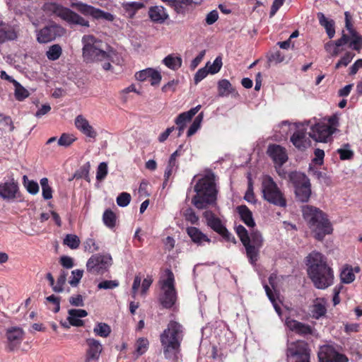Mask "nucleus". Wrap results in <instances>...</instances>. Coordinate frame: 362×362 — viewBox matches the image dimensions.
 <instances>
[{
  "instance_id": "obj_55",
  "label": "nucleus",
  "mask_w": 362,
  "mask_h": 362,
  "mask_svg": "<svg viewBox=\"0 0 362 362\" xmlns=\"http://www.w3.org/2000/svg\"><path fill=\"white\" fill-rule=\"evenodd\" d=\"M72 277L69 280V284L71 286H76L78 283L80 282V280L81 279L83 274V270L82 269H75L71 272Z\"/></svg>"
},
{
  "instance_id": "obj_23",
  "label": "nucleus",
  "mask_w": 362,
  "mask_h": 362,
  "mask_svg": "<svg viewBox=\"0 0 362 362\" xmlns=\"http://www.w3.org/2000/svg\"><path fill=\"white\" fill-rule=\"evenodd\" d=\"M286 325L291 331L297 334L305 336L313 334V327L310 325L296 320L287 319Z\"/></svg>"
},
{
  "instance_id": "obj_26",
  "label": "nucleus",
  "mask_w": 362,
  "mask_h": 362,
  "mask_svg": "<svg viewBox=\"0 0 362 362\" xmlns=\"http://www.w3.org/2000/svg\"><path fill=\"white\" fill-rule=\"evenodd\" d=\"M148 16L151 20L157 23H163L168 18V14L163 6H152L149 8Z\"/></svg>"
},
{
  "instance_id": "obj_24",
  "label": "nucleus",
  "mask_w": 362,
  "mask_h": 362,
  "mask_svg": "<svg viewBox=\"0 0 362 362\" xmlns=\"http://www.w3.org/2000/svg\"><path fill=\"white\" fill-rule=\"evenodd\" d=\"M186 232L192 241L197 245H202L204 242L210 243L211 241L206 234L202 233L201 230L197 227H187L186 228Z\"/></svg>"
},
{
  "instance_id": "obj_36",
  "label": "nucleus",
  "mask_w": 362,
  "mask_h": 362,
  "mask_svg": "<svg viewBox=\"0 0 362 362\" xmlns=\"http://www.w3.org/2000/svg\"><path fill=\"white\" fill-rule=\"evenodd\" d=\"M93 332L96 336L107 338L111 333V327L105 322H98L93 329Z\"/></svg>"
},
{
  "instance_id": "obj_16",
  "label": "nucleus",
  "mask_w": 362,
  "mask_h": 362,
  "mask_svg": "<svg viewBox=\"0 0 362 362\" xmlns=\"http://www.w3.org/2000/svg\"><path fill=\"white\" fill-rule=\"evenodd\" d=\"M86 344L87 349L85 354V362L98 361L103 349L101 343L94 338H88L86 339Z\"/></svg>"
},
{
  "instance_id": "obj_37",
  "label": "nucleus",
  "mask_w": 362,
  "mask_h": 362,
  "mask_svg": "<svg viewBox=\"0 0 362 362\" xmlns=\"http://www.w3.org/2000/svg\"><path fill=\"white\" fill-rule=\"evenodd\" d=\"M103 221L107 228L112 229L117 223L116 214L111 209H106L103 215Z\"/></svg>"
},
{
  "instance_id": "obj_40",
  "label": "nucleus",
  "mask_w": 362,
  "mask_h": 362,
  "mask_svg": "<svg viewBox=\"0 0 362 362\" xmlns=\"http://www.w3.org/2000/svg\"><path fill=\"white\" fill-rule=\"evenodd\" d=\"M349 47L358 52H360L362 49V35L358 34L357 31L352 32Z\"/></svg>"
},
{
  "instance_id": "obj_57",
  "label": "nucleus",
  "mask_w": 362,
  "mask_h": 362,
  "mask_svg": "<svg viewBox=\"0 0 362 362\" xmlns=\"http://www.w3.org/2000/svg\"><path fill=\"white\" fill-rule=\"evenodd\" d=\"M222 65V58L218 56L214 59L213 64L209 67L208 70L210 74H215L221 70Z\"/></svg>"
},
{
  "instance_id": "obj_52",
  "label": "nucleus",
  "mask_w": 362,
  "mask_h": 362,
  "mask_svg": "<svg viewBox=\"0 0 362 362\" xmlns=\"http://www.w3.org/2000/svg\"><path fill=\"white\" fill-rule=\"evenodd\" d=\"M355 54L351 52H347L339 60L335 65V69H339L341 66H346L353 59Z\"/></svg>"
},
{
  "instance_id": "obj_10",
  "label": "nucleus",
  "mask_w": 362,
  "mask_h": 362,
  "mask_svg": "<svg viewBox=\"0 0 362 362\" xmlns=\"http://www.w3.org/2000/svg\"><path fill=\"white\" fill-rule=\"evenodd\" d=\"M112 262L113 260L110 254H95L88 259L86 269L88 272L93 274H103L108 271Z\"/></svg>"
},
{
  "instance_id": "obj_58",
  "label": "nucleus",
  "mask_w": 362,
  "mask_h": 362,
  "mask_svg": "<svg viewBox=\"0 0 362 362\" xmlns=\"http://www.w3.org/2000/svg\"><path fill=\"white\" fill-rule=\"evenodd\" d=\"M85 250L94 252L99 250V246L93 238H88L83 243Z\"/></svg>"
},
{
  "instance_id": "obj_5",
  "label": "nucleus",
  "mask_w": 362,
  "mask_h": 362,
  "mask_svg": "<svg viewBox=\"0 0 362 362\" xmlns=\"http://www.w3.org/2000/svg\"><path fill=\"white\" fill-rule=\"evenodd\" d=\"M235 230L245 248L246 256L249 262L252 265L256 264L259 257L260 249L264 243L261 233L257 230H253L249 235L246 228L242 225L236 226Z\"/></svg>"
},
{
  "instance_id": "obj_9",
  "label": "nucleus",
  "mask_w": 362,
  "mask_h": 362,
  "mask_svg": "<svg viewBox=\"0 0 362 362\" xmlns=\"http://www.w3.org/2000/svg\"><path fill=\"white\" fill-rule=\"evenodd\" d=\"M262 192L264 199L269 203L280 207L286 206V199L284 193L271 176H263Z\"/></svg>"
},
{
  "instance_id": "obj_14",
  "label": "nucleus",
  "mask_w": 362,
  "mask_h": 362,
  "mask_svg": "<svg viewBox=\"0 0 362 362\" xmlns=\"http://www.w3.org/2000/svg\"><path fill=\"white\" fill-rule=\"evenodd\" d=\"M310 132L308 134L303 125H296V129L290 138L291 142L299 151H305L310 144Z\"/></svg>"
},
{
  "instance_id": "obj_15",
  "label": "nucleus",
  "mask_w": 362,
  "mask_h": 362,
  "mask_svg": "<svg viewBox=\"0 0 362 362\" xmlns=\"http://www.w3.org/2000/svg\"><path fill=\"white\" fill-rule=\"evenodd\" d=\"M319 362H347L348 358L344 354H339L329 345H324L318 352Z\"/></svg>"
},
{
  "instance_id": "obj_30",
  "label": "nucleus",
  "mask_w": 362,
  "mask_h": 362,
  "mask_svg": "<svg viewBox=\"0 0 362 362\" xmlns=\"http://www.w3.org/2000/svg\"><path fill=\"white\" fill-rule=\"evenodd\" d=\"M200 109L201 105H198L197 106L191 108L187 112L180 113L175 120V124L186 126V124L192 120V117L199 112Z\"/></svg>"
},
{
  "instance_id": "obj_34",
  "label": "nucleus",
  "mask_w": 362,
  "mask_h": 362,
  "mask_svg": "<svg viewBox=\"0 0 362 362\" xmlns=\"http://www.w3.org/2000/svg\"><path fill=\"white\" fill-rule=\"evenodd\" d=\"M122 7L129 17L132 18L139 9L144 7V4L141 1H129L123 3Z\"/></svg>"
},
{
  "instance_id": "obj_2",
  "label": "nucleus",
  "mask_w": 362,
  "mask_h": 362,
  "mask_svg": "<svg viewBox=\"0 0 362 362\" xmlns=\"http://www.w3.org/2000/svg\"><path fill=\"white\" fill-rule=\"evenodd\" d=\"M303 218L313 233L314 238L322 241L327 235L332 233L333 228L327 215L319 208L305 205L302 208Z\"/></svg>"
},
{
  "instance_id": "obj_31",
  "label": "nucleus",
  "mask_w": 362,
  "mask_h": 362,
  "mask_svg": "<svg viewBox=\"0 0 362 362\" xmlns=\"http://www.w3.org/2000/svg\"><path fill=\"white\" fill-rule=\"evenodd\" d=\"M317 16L320 25L325 28L328 37L330 39L332 38L335 34L334 21L327 19L324 13L321 12L317 13Z\"/></svg>"
},
{
  "instance_id": "obj_47",
  "label": "nucleus",
  "mask_w": 362,
  "mask_h": 362,
  "mask_svg": "<svg viewBox=\"0 0 362 362\" xmlns=\"http://www.w3.org/2000/svg\"><path fill=\"white\" fill-rule=\"evenodd\" d=\"M76 138L73 134L64 133L58 139L57 144L60 146L69 147L76 141Z\"/></svg>"
},
{
  "instance_id": "obj_59",
  "label": "nucleus",
  "mask_w": 362,
  "mask_h": 362,
  "mask_svg": "<svg viewBox=\"0 0 362 362\" xmlns=\"http://www.w3.org/2000/svg\"><path fill=\"white\" fill-rule=\"evenodd\" d=\"M118 286L119 283L116 280H105L98 284V288L100 289H112Z\"/></svg>"
},
{
  "instance_id": "obj_53",
  "label": "nucleus",
  "mask_w": 362,
  "mask_h": 362,
  "mask_svg": "<svg viewBox=\"0 0 362 362\" xmlns=\"http://www.w3.org/2000/svg\"><path fill=\"white\" fill-rule=\"evenodd\" d=\"M107 164L102 162L99 164L96 172V180L98 181L103 180L107 175Z\"/></svg>"
},
{
  "instance_id": "obj_60",
  "label": "nucleus",
  "mask_w": 362,
  "mask_h": 362,
  "mask_svg": "<svg viewBox=\"0 0 362 362\" xmlns=\"http://www.w3.org/2000/svg\"><path fill=\"white\" fill-rule=\"evenodd\" d=\"M149 78L151 80V86H157L160 83L162 76L160 72L152 69L150 73Z\"/></svg>"
},
{
  "instance_id": "obj_41",
  "label": "nucleus",
  "mask_w": 362,
  "mask_h": 362,
  "mask_svg": "<svg viewBox=\"0 0 362 362\" xmlns=\"http://www.w3.org/2000/svg\"><path fill=\"white\" fill-rule=\"evenodd\" d=\"M23 185L27 191L31 194H36L39 192L38 183L34 180H28L26 175L23 177Z\"/></svg>"
},
{
  "instance_id": "obj_46",
  "label": "nucleus",
  "mask_w": 362,
  "mask_h": 362,
  "mask_svg": "<svg viewBox=\"0 0 362 362\" xmlns=\"http://www.w3.org/2000/svg\"><path fill=\"white\" fill-rule=\"evenodd\" d=\"M149 342L146 338L141 337L139 338L136 342V352L138 356L144 354L148 348Z\"/></svg>"
},
{
  "instance_id": "obj_61",
  "label": "nucleus",
  "mask_w": 362,
  "mask_h": 362,
  "mask_svg": "<svg viewBox=\"0 0 362 362\" xmlns=\"http://www.w3.org/2000/svg\"><path fill=\"white\" fill-rule=\"evenodd\" d=\"M285 59L284 55L279 51L276 50L272 53L269 57L270 62H275L276 64L281 63Z\"/></svg>"
},
{
  "instance_id": "obj_21",
  "label": "nucleus",
  "mask_w": 362,
  "mask_h": 362,
  "mask_svg": "<svg viewBox=\"0 0 362 362\" xmlns=\"http://www.w3.org/2000/svg\"><path fill=\"white\" fill-rule=\"evenodd\" d=\"M23 330L20 327H12L7 330L6 338L9 351H13L19 347L23 340Z\"/></svg>"
},
{
  "instance_id": "obj_35",
  "label": "nucleus",
  "mask_w": 362,
  "mask_h": 362,
  "mask_svg": "<svg viewBox=\"0 0 362 362\" xmlns=\"http://www.w3.org/2000/svg\"><path fill=\"white\" fill-rule=\"evenodd\" d=\"M337 153L341 160H352L354 156V152L351 149V145L349 143L344 144L337 150Z\"/></svg>"
},
{
  "instance_id": "obj_33",
  "label": "nucleus",
  "mask_w": 362,
  "mask_h": 362,
  "mask_svg": "<svg viewBox=\"0 0 362 362\" xmlns=\"http://www.w3.org/2000/svg\"><path fill=\"white\" fill-rule=\"evenodd\" d=\"M163 63L169 69L172 70H177L182 66V60L180 57L174 56L173 54H169L165 57Z\"/></svg>"
},
{
  "instance_id": "obj_62",
  "label": "nucleus",
  "mask_w": 362,
  "mask_h": 362,
  "mask_svg": "<svg viewBox=\"0 0 362 362\" xmlns=\"http://www.w3.org/2000/svg\"><path fill=\"white\" fill-rule=\"evenodd\" d=\"M151 69L152 68H148L136 72L135 74L136 79L140 81H144L146 79L149 78Z\"/></svg>"
},
{
  "instance_id": "obj_63",
  "label": "nucleus",
  "mask_w": 362,
  "mask_h": 362,
  "mask_svg": "<svg viewBox=\"0 0 362 362\" xmlns=\"http://www.w3.org/2000/svg\"><path fill=\"white\" fill-rule=\"evenodd\" d=\"M315 158L313 161L316 165H322L323 163V159L325 157V152L320 148H316L314 151Z\"/></svg>"
},
{
  "instance_id": "obj_3",
  "label": "nucleus",
  "mask_w": 362,
  "mask_h": 362,
  "mask_svg": "<svg viewBox=\"0 0 362 362\" xmlns=\"http://www.w3.org/2000/svg\"><path fill=\"white\" fill-rule=\"evenodd\" d=\"M196 194L192 199V204L198 209H204L216 201L215 175L213 173L205 175L199 179L194 187Z\"/></svg>"
},
{
  "instance_id": "obj_42",
  "label": "nucleus",
  "mask_w": 362,
  "mask_h": 362,
  "mask_svg": "<svg viewBox=\"0 0 362 362\" xmlns=\"http://www.w3.org/2000/svg\"><path fill=\"white\" fill-rule=\"evenodd\" d=\"M80 239L76 235L67 234L64 239V245H67L72 250L77 249L80 245Z\"/></svg>"
},
{
  "instance_id": "obj_12",
  "label": "nucleus",
  "mask_w": 362,
  "mask_h": 362,
  "mask_svg": "<svg viewBox=\"0 0 362 362\" xmlns=\"http://www.w3.org/2000/svg\"><path fill=\"white\" fill-rule=\"evenodd\" d=\"M64 29L55 23H52L36 31V40L40 44H46L61 37Z\"/></svg>"
},
{
  "instance_id": "obj_8",
  "label": "nucleus",
  "mask_w": 362,
  "mask_h": 362,
  "mask_svg": "<svg viewBox=\"0 0 362 362\" xmlns=\"http://www.w3.org/2000/svg\"><path fill=\"white\" fill-rule=\"evenodd\" d=\"M288 177L294 188L297 201L303 203L308 202L312 193L310 179L305 173L298 171L289 173Z\"/></svg>"
},
{
  "instance_id": "obj_45",
  "label": "nucleus",
  "mask_w": 362,
  "mask_h": 362,
  "mask_svg": "<svg viewBox=\"0 0 362 362\" xmlns=\"http://www.w3.org/2000/svg\"><path fill=\"white\" fill-rule=\"evenodd\" d=\"M204 117L203 112L199 113L194 120L193 121L192 124L190 125L189 128L187 130V136H191L193 134H194L200 128L201 123L202 122Z\"/></svg>"
},
{
  "instance_id": "obj_7",
  "label": "nucleus",
  "mask_w": 362,
  "mask_h": 362,
  "mask_svg": "<svg viewBox=\"0 0 362 362\" xmlns=\"http://www.w3.org/2000/svg\"><path fill=\"white\" fill-rule=\"evenodd\" d=\"M166 279L160 281L161 293L158 300L163 308L170 309L176 303L177 293L175 288V276L170 269L165 270Z\"/></svg>"
},
{
  "instance_id": "obj_1",
  "label": "nucleus",
  "mask_w": 362,
  "mask_h": 362,
  "mask_svg": "<svg viewBox=\"0 0 362 362\" xmlns=\"http://www.w3.org/2000/svg\"><path fill=\"white\" fill-rule=\"evenodd\" d=\"M307 266L308 276L315 288L325 289L333 284V269L322 253L315 251L310 253L307 257Z\"/></svg>"
},
{
  "instance_id": "obj_4",
  "label": "nucleus",
  "mask_w": 362,
  "mask_h": 362,
  "mask_svg": "<svg viewBox=\"0 0 362 362\" xmlns=\"http://www.w3.org/2000/svg\"><path fill=\"white\" fill-rule=\"evenodd\" d=\"M185 328L176 320H170L160 335V340L166 358H170L180 350Z\"/></svg>"
},
{
  "instance_id": "obj_29",
  "label": "nucleus",
  "mask_w": 362,
  "mask_h": 362,
  "mask_svg": "<svg viewBox=\"0 0 362 362\" xmlns=\"http://www.w3.org/2000/svg\"><path fill=\"white\" fill-rule=\"evenodd\" d=\"M173 8L176 13L185 14L188 11V7L192 6V0H162Z\"/></svg>"
},
{
  "instance_id": "obj_64",
  "label": "nucleus",
  "mask_w": 362,
  "mask_h": 362,
  "mask_svg": "<svg viewBox=\"0 0 362 362\" xmlns=\"http://www.w3.org/2000/svg\"><path fill=\"white\" fill-rule=\"evenodd\" d=\"M209 73V70H206V68H202V69H199L197 73L195 74L194 75V83L196 84H197L198 83H199L201 81H202L205 77H206V76L208 75V74Z\"/></svg>"
},
{
  "instance_id": "obj_13",
  "label": "nucleus",
  "mask_w": 362,
  "mask_h": 362,
  "mask_svg": "<svg viewBox=\"0 0 362 362\" xmlns=\"http://www.w3.org/2000/svg\"><path fill=\"white\" fill-rule=\"evenodd\" d=\"M22 194L17 180L11 178L6 182H0V198L6 201L21 199Z\"/></svg>"
},
{
  "instance_id": "obj_51",
  "label": "nucleus",
  "mask_w": 362,
  "mask_h": 362,
  "mask_svg": "<svg viewBox=\"0 0 362 362\" xmlns=\"http://www.w3.org/2000/svg\"><path fill=\"white\" fill-rule=\"evenodd\" d=\"M90 168V165L89 162H88L81 166V168L74 173V177L76 179H81L84 177L86 180H88Z\"/></svg>"
},
{
  "instance_id": "obj_6",
  "label": "nucleus",
  "mask_w": 362,
  "mask_h": 362,
  "mask_svg": "<svg viewBox=\"0 0 362 362\" xmlns=\"http://www.w3.org/2000/svg\"><path fill=\"white\" fill-rule=\"evenodd\" d=\"M83 57L86 62L108 59L110 55L102 49L103 42L92 35L82 37Z\"/></svg>"
},
{
  "instance_id": "obj_28",
  "label": "nucleus",
  "mask_w": 362,
  "mask_h": 362,
  "mask_svg": "<svg viewBox=\"0 0 362 362\" xmlns=\"http://www.w3.org/2000/svg\"><path fill=\"white\" fill-rule=\"evenodd\" d=\"M236 211L238 213L241 221L248 227L254 228L255 222L254 221L252 213L246 205L237 206Z\"/></svg>"
},
{
  "instance_id": "obj_20",
  "label": "nucleus",
  "mask_w": 362,
  "mask_h": 362,
  "mask_svg": "<svg viewBox=\"0 0 362 362\" xmlns=\"http://www.w3.org/2000/svg\"><path fill=\"white\" fill-rule=\"evenodd\" d=\"M267 154L279 167L288 160L286 148L279 144H270L267 148Z\"/></svg>"
},
{
  "instance_id": "obj_49",
  "label": "nucleus",
  "mask_w": 362,
  "mask_h": 362,
  "mask_svg": "<svg viewBox=\"0 0 362 362\" xmlns=\"http://www.w3.org/2000/svg\"><path fill=\"white\" fill-rule=\"evenodd\" d=\"M341 280L344 284H350L355 279V275L354 274L352 268H344L340 274Z\"/></svg>"
},
{
  "instance_id": "obj_27",
  "label": "nucleus",
  "mask_w": 362,
  "mask_h": 362,
  "mask_svg": "<svg viewBox=\"0 0 362 362\" xmlns=\"http://www.w3.org/2000/svg\"><path fill=\"white\" fill-rule=\"evenodd\" d=\"M17 37V33L12 26L0 22V44L8 40H14Z\"/></svg>"
},
{
  "instance_id": "obj_11",
  "label": "nucleus",
  "mask_w": 362,
  "mask_h": 362,
  "mask_svg": "<svg viewBox=\"0 0 362 362\" xmlns=\"http://www.w3.org/2000/svg\"><path fill=\"white\" fill-rule=\"evenodd\" d=\"M286 355L293 362H310V350L307 342L298 340L288 344Z\"/></svg>"
},
{
  "instance_id": "obj_50",
  "label": "nucleus",
  "mask_w": 362,
  "mask_h": 362,
  "mask_svg": "<svg viewBox=\"0 0 362 362\" xmlns=\"http://www.w3.org/2000/svg\"><path fill=\"white\" fill-rule=\"evenodd\" d=\"M264 288L265 290L267 297L269 298V300L272 303L275 310L276 311V313L280 315L281 313V307L279 306V305L277 303L276 298L274 293L272 292V289L270 288V287L268 285H264Z\"/></svg>"
},
{
  "instance_id": "obj_39",
  "label": "nucleus",
  "mask_w": 362,
  "mask_h": 362,
  "mask_svg": "<svg viewBox=\"0 0 362 362\" xmlns=\"http://www.w3.org/2000/svg\"><path fill=\"white\" fill-rule=\"evenodd\" d=\"M62 54V47L58 45L55 44L52 46H50L48 49V50L46 52V56L48 58V59L51 61H55L59 59Z\"/></svg>"
},
{
  "instance_id": "obj_48",
  "label": "nucleus",
  "mask_w": 362,
  "mask_h": 362,
  "mask_svg": "<svg viewBox=\"0 0 362 362\" xmlns=\"http://www.w3.org/2000/svg\"><path fill=\"white\" fill-rule=\"evenodd\" d=\"M67 272L64 270H62L59 276L57 278V284L54 287V292L62 293L64 291V286L66 281Z\"/></svg>"
},
{
  "instance_id": "obj_43",
  "label": "nucleus",
  "mask_w": 362,
  "mask_h": 362,
  "mask_svg": "<svg viewBox=\"0 0 362 362\" xmlns=\"http://www.w3.org/2000/svg\"><path fill=\"white\" fill-rule=\"evenodd\" d=\"M40 185L42 187V197L45 200L52 198V189L49 185V180L47 177H43L40 180Z\"/></svg>"
},
{
  "instance_id": "obj_19",
  "label": "nucleus",
  "mask_w": 362,
  "mask_h": 362,
  "mask_svg": "<svg viewBox=\"0 0 362 362\" xmlns=\"http://www.w3.org/2000/svg\"><path fill=\"white\" fill-rule=\"evenodd\" d=\"M58 16L71 25H81L89 27V22L80 16L78 13L68 8H62L58 13Z\"/></svg>"
},
{
  "instance_id": "obj_54",
  "label": "nucleus",
  "mask_w": 362,
  "mask_h": 362,
  "mask_svg": "<svg viewBox=\"0 0 362 362\" xmlns=\"http://www.w3.org/2000/svg\"><path fill=\"white\" fill-rule=\"evenodd\" d=\"M184 216L186 221L190 222L193 225L198 224L199 217L197 216L194 210L191 208L187 209L184 212Z\"/></svg>"
},
{
  "instance_id": "obj_25",
  "label": "nucleus",
  "mask_w": 362,
  "mask_h": 362,
  "mask_svg": "<svg viewBox=\"0 0 362 362\" xmlns=\"http://www.w3.org/2000/svg\"><path fill=\"white\" fill-rule=\"evenodd\" d=\"M204 217L206 218L207 226L218 234H221L226 228L223 225L221 219L211 211H206L204 213Z\"/></svg>"
},
{
  "instance_id": "obj_22",
  "label": "nucleus",
  "mask_w": 362,
  "mask_h": 362,
  "mask_svg": "<svg viewBox=\"0 0 362 362\" xmlns=\"http://www.w3.org/2000/svg\"><path fill=\"white\" fill-rule=\"evenodd\" d=\"M74 124L76 129L86 137L93 140L96 139L98 136L97 132L83 115H78L75 119Z\"/></svg>"
},
{
  "instance_id": "obj_44",
  "label": "nucleus",
  "mask_w": 362,
  "mask_h": 362,
  "mask_svg": "<svg viewBox=\"0 0 362 362\" xmlns=\"http://www.w3.org/2000/svg\"><path fill=\"white\" fill-rule=\"evenodd\" d=\"M326 313L327 308L324 303L318 301L315 303L312 310V313L314 318L319 319L324 316Z\"/></svg>"
},
{
  "instance_id": "obj_56",
  "label": "nucleus",
  "mask_w": 362,
  "mask_h": 362,
  "mask_svg": "<svg viewBox=\"0 0 362 362\" xmlns=\"http://www.w3.org/2000/svg\"><path fill=\"white\" fill-rule=\"evenodd\" d=\"M131 201V195L127 192H122L117 197V204L122 207L127 206Z\"/></svg>"
},
{
  "instance_id": "obj_32",
  "label": "nucleus",
  "mask_w": 362,
  "mask_h": 362,
  "mask_svg": "<svg viewBox=\"0 0 362 362\" xmlns=\"http://www.w3.org/2000/svg\"><path fill=\"white\" fill-rule=\"evenodd\" d=\"M235 92V88L227 79H221L218 82V93L220 97H227Z\"/></svg>"
},
{
  "instance_id": "obj_18",
  "label": "nucleus",
  "mask_w": 362,
  "mask_h": 362,
  "mask_svg": "<svg viewBox=\"0 0 362 362\" xmlns=\"http://www.w3.org/2000/svg\"><path fill=\"white\" fill-rule=\"evenodd\" d=\"M77 9L82 14L91 16L95 19H105L108 21H112L114 20V16L110 13L105 12L90 5L80 3L77 5Z\"/></svg>"
},
{
  "instance_id": "obj_38",
  "label": "nucleus",
  "mask_w": 362,
  "mask_h": 362,
  "mask_svg": "<svg viewBox=\"0 0 362 362\" xmlns=\"http://www.w3.org/2000/svg\"><path fill=\"white\" fill-rule=\"evenodd\" d=\"M13 84L15 86V98L18 101H23L29 96V92L20 83L13 80Z\"/></svg>"
},
{
  "instance_id": "obj_17",
  "label": "nucleus",
  "mask_w": 362,
  "mask_h": 362,
  "mask_svg": "<svg viewBox=\"0 0 362 362\" xmlns=\"http://www.w3.org/2000/svg\"><path fill=\"white\" fill-rule=\"evenodd\" d=\"M332 127L327 124L319 122L311 127L310 136L317 141L326 142L333 134Z\"/></svg>"
}]
</instances>
